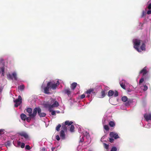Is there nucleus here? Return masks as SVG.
Returning a JSON list of instances; mask_svg holds the SVG:
<instances>
[{"mask_svg":"<svg viewBox=\"0 0 151 151\" xmlns=\"http://www.w3.org/2000/svg\"><path fill=\"white\" fill-rule=\"evenodd\" d=\"M18 134L21 136L23 137L26 139H27L29 138L28 135L25 132H19Z\"/></svg>","mask_w":151,"mask_h":151,"instance_id":"nucleus-15","label":"nucleus"},{"mask_svg":"<svg viewBox=\"0 0 151 151\" xmlns=\"http://www.w3.org/2000/svg\"><path fill=\"white\" fill-rule=\"evenodd\" d=\"M61 127V125L60 124H58V125L56 127V130L58 132L60 131V128Z\"/></svg>","mask_w":151,"mask_h":151,"instance_id":"nucleus-27","label":"nucleus"},{"mask_svg":"<svg viewBox=\"0 0 151 151\" xmlns=\"http://www.w3.org/2000/svg\"><path fill=\"white\" fill-rule=\"evenodd\" d=\"M109 124L111 127H112L115 126V125L114 122L112 121H110L109 122Z\"/></svg>","mask_w":151,"mask_h":151,"instance_id":"nucleus-22","label":"nucleus"},{"mask_svg":"<svg viewBox=\"0 0 151 151\" xmlns=\"http://www.w3.org/2000/svg\"><path fill=\"white\" fill-rule=\"evenodd\" d=\"M77 85L76 83H72L71 85V88L72 90H73L76 88Z\"/></svg>","mask_w":151,"mask_h":151,"instance_id":"nucleus-20","label":"nucleus"},{"mask_svg":"<svg viewBox=\"0 0 151 151\" xmlns=\"http://www.w3.org/2000/svg\"><path fill=\"white\" fill-rule=\"evenodd\" d=\"M73 122L71 121L70 122L69 121H66L65 122H63L62 124V127L61 130H63L64 131L66 132L67 131V128L66 125L68 126H70Z\"/></svg>","mask_w":151,"mask_h":151,"instance_id":"nucleus-4","label":"nucleus"},{"mask_svg":"<svg viewBox=\"0 0 151 151\" xmlns=\"http://www.w3.org/2000/svg\"><path fill=\"white\" fill-rule=\"evenodd\" d=\"M47 84L48 86H49L50 89L55 90L56 88L59 85L60 83L58 81H57L56 83H55L53 81H52L49 82Z\"/></svg>","mask_w":151,"mask_h":151,"instance_id":"nucleus-3","label":"nucleus"},{"mask_svg":"<svg viewBox=\"0 0 151 151\" xmlns=\"http://www.w3.org/2000/svg\"><path fill=\"white\" fill-rule=\"evenodd\" d=\"M114 139L112 138L111 137L110 138H109V141L111 143H113L114 142Z\"/></svg>","mask_w":151,"mask_h":151,"instance_id":"nucleus-36","label":"nucleus"},{"mask_svg":"<svg viewBox=\"0 0 151 151\" xmlns=\"http://www.w3.org/2000/svg\"><path fill=\"white\" fill-rule=\"evenodd\" d=\"M37 112L39 115L40 117H45L46 116V114L43 112L41 113V110L39 107H37Z\"/></svg>","mask_w":151,"mask_h":151,"instance_id":"nucleus-14","label":"nucleus"},{"mask_svg":"<svg viewBox=\"0 0 151 151\" xmlns=\"http://www.w3.org/2000/svg\"><path fill=\"white\" fill-rule=\"evenodd\" d=\"M148 73V71L147 70V68L146 67H145L142 69L139 72V74H142L143 77L140 80L139 82V84L140 85L144 81V78L145 79L146 78V76Z\"/></svg>","mask_w":151,"mask_h":151,"instance_id":"nucleus-1","label":"nucleus"},{"mask_svg":"<svg viewBox=\"0 0 151 151\" xmlns=\"http://www.w3.org/2000/svg\"><path fill=\"white\" fill-rule=\"evenodd\" d=\"M109 136L110 137L114 138L115 139L119 138L118 134L113 132H111L110 133Z\"/></svg>","mask_w":151,"mask_h":151,"instance_id":"nucleus-10","label":"nucleus"},{"mask_svg":"<svg viewBox=\"0 0 151 151\" xmlns=\"http://www.w3.org/2000/svg\"><path fill=\"white\" fill-rule=\"evenodd\" d=\"M56 139L58 141L60 140V137L58 135H57L55 137Z\"/></svg>","mask_w":151,"mask_h":151,"instance_id":"nucleus-40","label":"nucleus"},{"mask_svg":"<svg viewBox=\"0 0 151 151\" xmlns=\"http://www.w3.org/2000/svg\"><path fill=\"white\" fill-rule=\"evenodd\" d=\"M122 101L125 102L127 101L125 104V105L127 106H129L130 104L132 102V100L130 99H128L127 96H124L122 97Z\"/></svg>","mask_w":151,"mask_h":151,"instance_id":"nucleus-7","label":"nucleus"},{"mask_svg":"<svg viewBox=\"0 0 151 151\" xmlns=\"http://www.w3.org/2000/svg\"><path fill=\"white\" fill-rule=\"evenodd\" d=\"M141 42V40L138 39H135L134 40V47L139 52H141V51L139 49V47Z\"/></svg>","mask_w":151,"mask_h":151,"instance_id":"nucleus-5","label":"nucleus"},{"mask_svg":"<svg viewBox=\"0 0 151 151\" xmlns=\"http://www.w3.org/2000/svg\"><path fill=\"white\" fill-rule=\"evenodd\" d=\"M10 145H11V143L9 141H8L6 142V145L9 146H10Z\"/></svg>","mask_w":151,"mask_h":151,"instance_id":"nucleus-39","label":"nucleus"},{"mask_svg":"<svg viewBox=\"0 0 151 151\" xmlns=\"http://www.w3.org/2000/svg\"><path fill=\"white\" fill-rule=\"evenodd\" d=\"M44 107L46 108H48L49 109V110L50 112H51L52 111V106L51 105L49 104L48 102L46 103H45L43 104Z\"/></svg>","mask_w":151,"mask_h":151,"instance_id":"nucleus-13","label":"nucleus"},{"mask_svg":"<svg viewBox=\"0 0 151 151\" xmlns=\"http://www.w3.org/2000/svg\"><path fill=\"white\" fill-rule=\"evenodd\" d=\"M81 142H82V141H81Z\"/></svg>","mask_w":151,"mask_h":151,"instance_id":"nucleus-54","label":"nucleus"},{"mask_svg":"<svg viewBox=\"0 0 151 151\" xmlns=\"http://www.w3.org/2000/svg\"><path fill=\"white\" fill-rule=\"evenodd\" d=\"M63 92L65 94H66L69 96L70 94L71 91L70 89H65L63 90Z\"/></svg>","mask_w":151,"mask_h":151,"instance_id":"nucleus-19","label":"nucleus"},{"mask_svg":"<svg viewBox=\"0 0 151 151\" xmlns=\"http://www.w3.org/2000/svg\"><path fill=\"white\" fill-rule=\"evenodd\" d=\"M20 143H21L20 142H18V145H19V144H20Z\"/></svg>","mask_w":151,"mask_h":151,"instance_id":"nucleus-52","label":"nucleus"},{"mask_svg":"<svg viewBox=\"0 0 151 151\" xmlns=\"http://www.w3.org/2000/svg\"><path fill=\"white\" fill-rule=\"evenodd\" d=\"M4 59L2 58H1L0 59V64L2 63L3 65H4Z\"/></svg>","mask_w":151,"mask_h":151,"instance_id":"nucleus-37","label":"nucleus"},{"mask_svg":"<svg viewBox=\"0 0 151 151\" xmlns=\"http://www.w3.org/2000/svg\"><path fill=\"white\" fill-rule=\"evenodd\" d=\"M35 117H31L29 116V117H27L26 119L27 121L29 122H30L31 120L32 119H34Z\"/></svg>","mask_w":151,"mask_h":151,"instance_id":"nucleus-25","label":"nucleus"},{"mask_svg":"<svg viewBox=\"0 0 151 151\" xmlns=\"http://www.w3.org/2000/svg\"><path fill=\"white\" fill-rule=\"evenodd\" d=\"M104 129L106 131H109V128L108 125H105L104 126Z\"/></svg>","mask_w":151,"mask_h":151,"instance_id":"nucleus-28","label":"nucleus"},{"mask_svg":"<svg viewBox=\"0 0 151 151\" xmlns=\"http://www.w3.org/2000/svg\"><path fill=\"white\" fill-rule=\"evenodd\" d=\"M20 117L21 118V119L24 121H25L26 120L27 116L26 115L24 114H22L20 115Z\"/></svg>","mask_w":151,"mask_h":151,"instance_id":"nucleus-21","label":"nucleus"},{"mask_svg":"<svg viewBox=\"0 0 151 151\" xmlns=\"http://www.w3.org/2000/svg\"><path fill=\"white\" fill-rule=\"evenodd\" d=\"M147 8L149 9H151V3L149 5Z\"/></svg>","mask_w":151,"mask_h":151,"instance_id":"nucleus-45","label":"nucleus"},{"mask_svg":"<svg viewBox=\"0 0 151 151\" xmlns=\"http://www.w3.org/2000/svg\"><path fill=\"white\" fill-rule=\"evenodd\" d=\"M146 14V12H145L144 11H143L142 12V15L141 16V17L142 18V17H144V16H145Z\"/></svg>","mask_w":151,"mask_h":151,"instance_id":"nucleus-32","label":"nucleus"},{"mask_svg":"<svg viewBox=\"0 0 151 151\" xmlns=\"http://www.w3.org/2000/svg\"><path fill=\"white\" fill-rule=\"evenodd\" d=\"M85 93L87 94H90L91 96L96 95V92L93 88H90L87 90Z\"/></svg>","mask_w":151,"mask_h":151,"instance_id":"nucleus-11","label":"nucleus"},{"mask_svg":"<svg viewBox=\"0 0 151 151\" xmlns=\"http://www.w3.org/2000/svg\"><path fill=\"white\" fill-rule=\"evenodd\" d=\"M132 90H131L130 89H128L127 90V92L129 93L131 92Z\"/></svg>","mask_w":151,"mask_h":151,"instance_id":"nucleus-48","label":"nucleus"},{"mask_svg":"<svg viewBox=\"0 0 151 151\" xmlns=\"http://www.w3.org/2000/svg\"><path fill=\"white\" fill-rule=\"evenodd\" d=\"M19 89L21 91H22L24 88V85H21L19 87Z\"/></svg>","mask_w":151,"mask_h":151,"instance_id":"nucleus-26","label":"nucleus"},{"mask_svg":"<svg viewBox=\"0 0 151 151\" xmlns=\"http://www.w3.org/2000/svg\"><path fill=\"white\" fill-rule=\"evenodd\" d=\"M4 129H0V135L3 134L4 133Z\"/></svg>","mask_w":151,"mask_h":151,"instance_id":"nucleus-42","label":"nucleus"},{"mask_svg":"<svg viewBox=\"0 0 151 151\" xmlns=\"http://www.w3.org/2000/svg\"><path fill=\"white\" fill-rule=\"evenodd\" d=\"M25 148L27 150H30L31 149L29 145H27Z\"/></svg>","mask_w":151,"mask_h":151,"instance_id":"nucleus-35","label":"nucleus"},{"mask_svg":"<svg viewBox=\"0 0 151 151\" xmlns=\"http://www.w3.org/2000/svg\"><path fill=\"white\" fill-rule=\"evenodd\" d=\"M63 130H61L60 133V137L62 139H64L65 138V132Z\"/></svg>","mask_w":151,"mask_h":151,"instance_id":"nucleus-17","label":"nucleus"},{"mask_svg":"<svg viewBox=\"0 0 151 151\" xmlns=\"http://www.w3.org/2000/svg\"><path fill=\"white\" fill-rule=\"evenodd\" d=\"M144 91H146L148 87H147V86L146 85H144Z\"/></svg>","mask_w":151,"mask_h":151,"instance_id":"nucleus-43","label":"nucleus"},{"mask_svg":"<svg viewBox=\"0 0 151 151\" xmlns=\"http://www.w3.org/2000/svg\"><path fill=\"white\" fill-rule=\"evenodd\" d=\"M120 84L121 87L124 89H125V86L124 84L123 83H120Z\"/></svg>","mask_w":151,"mask_h":151,"instance_id":"nucleus-30","label":"nucleus"},{"mask_svg":"<svg viewBox=\"0 0 151 151\" xmlns=\"http://www.w3.org/2000/svg\"><path fill=\"white\" fill-rule=\"evenodd\" d=\"M45 148H42V149L41 150V151H45Z\"/></svg>","mask_w":151,"mask_h":151,"instance_id":"nucleus-49","label":"nucleus"},{"mask_svg":"<svg viewBox=\"0 0 151 151\" xmlns=\"http://www.w3.org/2000/svg\"><path fill=\"white\" fill-rule=\"evenodd\" d=\"M69 130L71 132H73L74 131L75 127L73 125L71 124Z\"/></svg>","mask_w":151,"mask_h":151,"instance_id":"nucleus-24","label":"nucleus"},{"mask_svg":"<svg viewBox=\"0 0 151 151\" xmlns=\"http://www.w3.org/2000/svg\"><path fill=\"white\" fill-rule=\"evenodd\" d=\"M104 147L107 150L108 149L109 146L108 145L104 143Z\"/></svg>","mask_w":151,"mask_h":151,"instance_id":"nucleus-33","label":"nucleus"},{"mask_svg":"<svg viewBox=\"0 0 151 151\" xmlns=\"http://www.w3.org/2000/svg\"><path fill=\"white\" fill-rule=\"evenodd\" d=\"M14 102L15 103L14 106L17 107L22 103V98L20 96H18V99L14 100Z\"/></svg>","mask_w":151,"mask_h":151,"instance_id":"nucleus-6","label":"nucleus"},{"mask_svg":"<svg viewBox=\"0 0 151 151\" xmlns=\"http://www.w3.org/2000/svg\"><path fill=\"white\" fill-rule=\"evenodd\" d=\"M7 78L8 79H13V78L15 80H17V75L15 72H14L11 75L10 74H8L7 75Z\"/></svg>","mask_w":151,"mask_h":151,"instance_id":"nucleus-9","label":"nucleus"},{"mask_svg":"<svg viewBox=\"0 0 151 151\" xmlns=\"http://www.w3.org/2000/svg\"><path fill=\"white\" fill-rule=\"evenodd\" d=\"M37 107L35 108L33 110V112L32 113V109L31 108H27L26 109V111L28 113V115L29 116L35 117L36 115Z\"/></svg>","mask_w":151,"mask_h":151,"instance_id":"nucleus-2","label":"nucleus"},{"mask_svg":"<svg viewBox=\"0 0 151 151\" xmlns=\"http://www.w3.org/2000/svg\"><path fill=\"white\" fill-rule=\"evenodd\" d=\"M1 73H2V75L3 76H4V67H3L1 68Z\"/></svg>","mask_w":151,"mask_h":151,"instance_id":"nucleus-31","label":"nucleus"},{"mask_svg":"<svg viewBox=\"0 0 151 151\" xmlns=\"http://www.w3.org/2000/svg\"><path fill=\"white\" fill-rule=\"evenodd\" d=\"M55 148L54 147H52L51 148V150L52 151H56L57 150H55Z\"/></svg>","mask_w":151,"mask_h":151,"instance_id":"nucleus-47","label":"nucleus"},{"mask_svg":"<svg viewBox=\"0 0 151 151\" xmlns=\"http://www.w3.org/2000/svg\"><path fill=\"white\" fill-rule=\"evenodd\" d=\"M50 100L51 101V103H52L54 102L53 104L52 105H51L52 109L53 107H58L59 106V104L58 102L56 101H55V99H54L52 98H51Z\"/></svg>","mask_w":151,"mask_h":151,"instance_id":"nucleus-12","label":"nucleus"},{"mask_svg":"<svg viewBox=\"0 0 151 151\" xmlns=\"http://www.w3.org/2000/svg\"><path fill=\"white\" fill-rule=\"evenodd\" d=\"M117 150V148L115 147H112L111 151H116Z\"/></svg>","mask_w":151,"mask_h":151,"instance_id":"nucleus-34","label":"nucleus"},{"mask_svg":"<svg viewBox=\"0 0 151 151\" xmlns=\"http://www.w3.org/2000/svg\"><path fill=\"white\" fill-rule=\"evenodd\" d=\"M147 14H151V10H148L147 11Z\"/></svg>","mask_w":151,"mask_h":151,"instance_id":"nucleus-46","label":"nucleus"},{"mask_svg":"<svg viewBox=\"0 0 151 151\" xmlns=\"http://www.w3.org/2000/svg\"><path fill=\"white\" fill-rule=\"evenodd\" d=\"M51 112V114L52 115H56V112L55 111H52H52Z\"/></svg>","mask_w":151,"mask_h":151,"instance_id":"nucleus-38","label":"nucleus"},{"mask_svg":"<svg viewBox=\"0 0 151 151\" xmlns=\"http://www.w3.org/2000/svg\"><path fill=\"white\" fill-rule=\"evenodd\" d=\"M85 97V95L83 94L81 95L80 96V99H82Z\"/></svg>","mask_w":151,"mask_h":151,"instance_id":"nucleus-41","label":"nucleus"},{"mask_svg":"<svg viewBox=\"0 0 151 151\" xmlns=\"http://www.w3.org/2000/svg\"><path fill=\"white\" fill-rule=\"evenodd\" d=\"M144 116L147 121L151 120V114H145Z\"/></svg>","mask_w":151,"mask_h":151,"instance_id":"nucleus-16","label":"nucleus"},{"mask_svg":"<svg viewBox=\"0 0 151 151\" xmlns=\"http://www.w3.org/2000/svg\"><path fill=\"white\" fill-rule=\"evenodd\" d=\"M1 91V89H0V91Z\"/></svg>","mask_w":151,"mask_h":151,"instance_id":"nucleus-53","label":"nucleus"},{"mask_svg":"<svg viewBox=\"0 0 151 151\" xmlns=\"http://www.w3.org/2000/svg\"><path fill=\"white\" fill-rule=\"evenodd\" d=\"M140 48L142 50H145V45L144 43H143L140 47Z\"/></svg>","mask_w":151,"mask_h":151,"instance_id":"nucleus-23","label":"nucleus"},{"mask_svg":"<svg viewBox=\"0 0 151 151\" xmlns=\"http://www.w3.org/2000/svg\"><path fill=\"white\" fill-rule=\"evenodd\" d=\"M56 112L57 113H60V112L59 111H57Z\"/></svg>","mask_w":151,"mask_h":151,"instance_id":"nucleus-51","label":"nucleus"},{"mask_svg":"<svg viewBox=\"0 0 151 151\" xmlns=\"http://www.w3.org/2000/svg\"><path fill=\"white\" fill-rule=\"evenodd\" d=\"M50 88L49 86H48V84H47V86L45 87L44 88V92L45 94H49L50 92H49V89Z\"/></svg>","mask_w":151,"mask_h":151,"instance_id":"nucleus-18","label":"nucleus"},{"mask_svg":"<svg viewBox=\"0 0 151 151\" xmlns=\"http://www.w3.org/2000/svg\"><path fill=\"white\" fill-rule=\"evenodd\" d=\"M101 97L102 98H104L106 95L105 92V91H102L101 92Z\"/></svg>","mask_w":151,"mask_h":151,"instance_id":"nucleus-29","label":"nucleus"},{"mask_svg":"<svg viewBox=\"0 0 151 151\" xmlns=\"http://www.w3.org/2000/svg\"><path fill=\"white\" fill-rule=\"evenodd\" d=\"M90 96V94H87V95L86 96V97L88 98H89Z\"/></svg>","mask_w":151,"mask_h":151,"instance_id":"nucleus-50","label":"nucleus"},{"mask_svg":"<svg viewBox=\"0 0 151 151\" xmlns=\"http://www.w3.org/2000/svg\"><path fill=\"white\" fill-rule=\"evenodd\" d=\"M108 96L109 97L111 96L114 95V97H116L118 96V93L117 91H114L110 90L108 92Z\"/></svg>","mask_w":151,"mask_h":151,"instance_id":"nucleus-8","label":"nucleus"},{"mask_svg":"<svg viewBox=\"0 0 151 151\" xmlns=\"http://www.w3.org/2000/svg\"><path fill=\"white\" fill-rule=\"evenodd\" d=\"M24 146H25V144L24 143H22L21 144V147L22 148H24Z\"/></svg>","mask_w":151,"mask_h":151,"instance_id":"nucleus-44","label":"nucleus"}]
</instances>
